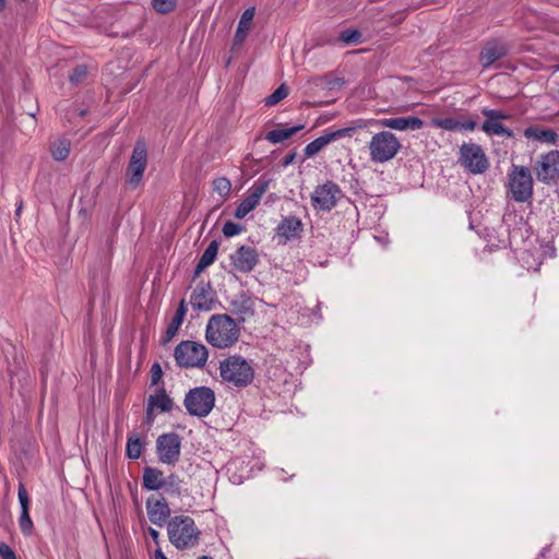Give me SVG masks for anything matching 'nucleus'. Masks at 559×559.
Here are the masks:
<instances>
[{
  "label": "nucleus",
  "mask_w": 559,
  "mask_h": 559,
  "mask_svg": "<svg viewBox=\"0 0 559 559\" xmlns=\"http://www.w3.org/2000/svg\"><path fill=\"white\" fill-rule=\"evenodd\" d=\"M165 485V476L164 473L156 468L146 466L143 469L142 476V487L147 490H159Z\"/></svg>",
  "instance_id": "23"
},
{
  "label": "nucleus",
  "mask_w": 559,
  "mask_h": 559,
  "mask_svg": "<svg viewBox=\"0 0 559 559\" xmlns=\"http://www.w3.org/2000/svg\"><path fill=\"white\" fill-rule=\"evenodd\" d=\"M5 8V0H0V11L4 10Z\"/></svg>",
  "instance_id": "49"
},
{
  "label": "nucleus",
  "mask_w": 559,
  "mask_h": 559,
  "mask_svg": "<svg viewBox=\"0 0 559 559\" xmlns=\"http://www.w3.org/2000/svg\"><path fill=\"white\" fill-rule=\"evenodd\" d=\"M218 242L216 240H213L210 242L207 248L202 253L195 270H194V276L200 275L201 272H203L204 269L210 266L216 259L217 252H218Z\"/></svg>",
  "instance_id": "29"
},
{
  "label": "nucleus",
  "mask_w": 559,
  "mask_h": 559,
  "mask_svg": "<svg viewBox=\"0 0 559 559\" xmlns=\"http://www.w3.org/2000/svg\"><path fill=\"white\" fill-rule=\"evenodd\" d=\"M70 153V141L68 139H59L51 145V155L58 160H66Z\"/></svg>",
  "instance_id": "30"
},
{
  "label": "nucleus",
  "mask_w": 559,
  "mask_h": 559,
  "mask_svg": "<svg viewBox=\"0 0 559 559\" xmlns=\"http://www.w3.org/2000/svg\"><path fill=\"white\" fill-rule=\"evenodd\" d=\"M508 53L506 45L496 40L489 41L479 52V63L483 68H489L496 61L502 59Z\"/></svg>",
  "instance_id": "22"
},
{
  "label": "nucleus",
  "mask_w": 559,
  "mask_h": 559,
  "mask_svg": "<svg viewBox=\"0 0 559 559\" xmlns=\"http://www.w3.org/2000/svg\"><path fill=\"white\" fill-rule=\"evenodd\" d=\"M183 404L191 416L205 417L215 405V393L207 386L193 388L186 394Z\"/></svg>",
  "instance_id": "7"
},
{
  "label": "nucleus",
  "mask_w": 559,
  "mask_h": 559,
  "mask_svg": "<svg viewBox=\"0 0 559 559\" xmlns=\"http://www.w3.org/2000/svg\"><path fill=\"white\" fill-rule=\"evenodd\" d=\"M146 511L150 521L158 526H163L167 522L171 513L170 508L163 496H160L159 498H147Z\"/></svg>",
  "instance_id": "18"
},
{
  "label": "nucleus",
  "mask_w": 559,
  "mask_h": 559,
  "mask_svg": "<svg viewBox=\"0 0 559 559\" xmlns=\"http://www.w3.org/2000/svg\"><path fill=\"white\" fill-rule=\"evenodd\" d=\"M304 128H305L304 124H297L294 127L274 129L266 133L265 140L272 144H277V143L284 142L285 140L289 139L298 131H301Z\"/></svg>",
  "instance_id": "28"
},
{
  "label": "nucleus",
  "mask_w": 559,
  "mask_h": 559,
  "mask_svg": "<svg viewBox=\"0 0 559 559\" xmlns=\"http://www.w3.org/2000/svg\"><path fill=\"white\" fill-rule=\"evenodd\" d=\"M343 197V192L337 183L328 180L314 188L310 195L311 205L317 211L330 212L334 209Z\"/></svg>",
  "instance_id": "8"
},
{
  "label": "nucleus",
  "mask_w": 559,
  "mask_h": 559,
  "mask_svg": "<svg viewBox=\"0 0 559 559\" xmlns=\"http://www.w3.org/2000/svg\"><path fill=\"white\" fill-rule=\"evenodd\" d=\"M79 115L82 116V117L85 116L86 115V110H81Z\"/></svg>",
  "instance_id": "51"
},
{
  "label": "nucleus",
  "mask_w": 559,
  "mask_h": 559,
  "mask_svg": "<svg viewBox=\"0 0 559 559\" xmlns=\"http://www.w3.org/2000/svg\"><path fill=\"white\" fill-rule=\"evenodd\" d=\"M287 95L288 88L284 84H282L271 95L265 97L264 104L265 106H274L278 104L282 99H284Z\"/></svg>",
  "instance_id": "34"
},
{
  "label": "nucleus",
  "mask_w": 559,
  "mask_h": 559,
  "mask_svg": "<svg viewBox=\"0 0 559 559\" xmlns=\"http://www.w3.org/2000/svg\"><path fill=\"white\" fill-rule=\"evenodd\" d=\"M240 335L235 320L228 314H213L205 328V340L215 348L224 349L237 343Z\"/></svg>",
  "instance_id": "1"
},
{
  "label": "nucleus",
  "mask_w": 559,
  "mask_h": 559,
  "mask_svg": "<svg viewBox=\"0 0 559 559\" xmlns=\"http://www.w3.org/2000/svg\"><path fill=\"white\" fill-rule=\"evenodd\" d=\"M537 179L544 183H550L559 178V151L552 150L540 155L534 165Z\"/></svg>",
  "instance_id": "13"
},
{
  "label": "nucleus",
  "mask_w": 559,
  "mask_h": 559,
  "mask_svg": "<svg viewBox=\"0 0 559 559\" xmlns=\"http://www.w3.org/2000/svg\"><path fill=\"white\" fill-rule=\"evenodd\" d=\"M154 421V411H148V404H146V416H145V423L152 424Z\"/></svg>",
  "instance_id": "45"
},
{
  "label": "nucleus",
  "mask_w": 559,
  "mask_h": 559,
  "mask_svg": "<svg viewBox=\"0 0 559 559\" xmlns=\"http://www.w3.org/2000/svg\"><path fill=\"white\" fill-rule=\"evenodd\" d=\"M401 147L402 144L394 133L390 131L377 132L368 143L370 160L374 164L390 162L397 155Z\"/></svg>",
  "instance_id": "4"
},
{
  "label": "nucleus",
  "mask_w": 559,
  "mask_h": 559,
  "mask_svg": "<svg viewBox=\"0 0 559 559\" xmlns=\"http://www.w3.org/2000/svg\"><path fill=\"white\" fill-rule=\"evenodd\" d=\"M356 128H342L335 131L325 130L322 135L308 143L304 150L306 157H312L318 154L323 147L333 141L344 136H352Z\"/></svg>",
  "instance_id": "16"
},
{
  "label": "nucleus",
  "mask_w": 559,
  "mask_h": 559,
  "mask_svg": "<svg viewBox=\"0 0 559 559\" xmlns=\"http://www.w3.org/2000/svg\"><path fill=\"white\" fill-rule=\"evenodd\" d=\"M242 230V227L231 221H228L223 226V234L226 237H234Z\"/></svg>",
  "instance_id": "40"
},
{
  "label": "nucleus",
  "mask_w": 559,
  "mask_h": 559,
  "mask_svg": "<svg viewBox=\"0 0 559 559\" xmlns=\"http://www.w3.org/2000/svg\"><path fill=\"white\" fill-rule=\"evenodd\" d=\"M377 124L392 130L406 131L421 129L424 127V121L418 117L408 116L379 119Z\"/></svg>",
  "instance_id": "21"
},
{
  "label": "nucleus",
  "mask_w": 559,
  "mask_h": 559,
  "mask_svg": "<svg viewBox=\"0 0 559 559\" xmlns=\"http://www.w3.org/2000/svg\"><path fill=\"white\" fill-rule=\"evenodd\" d=\"M481 114L486 118L481 124L483 132L487 135L513 138V131L501 122L502 120L511 119V115L490 108H483Z\"/></svg>",
  "instance_id": "12"
},
{
  "label": "nucleus",
  "mask_w": 559,
  "mask_h": 559,
  "mask_svg": "<svg viewBox=\"0 0 559 559\" xmlns=\"http://www.w3.org/2000/svg\"><path fill=\"white\" fill-rule=\"evenodd\" d=\"M177 5V0H152V7L157 13L166 14Z\"/></svg>",
  "instance_id": "36"
},
{
  "label": "nucleus",
  "mask_w": 559,
  "mask_h": 559,
  "mask_svg": "<svg viewBox=\"0 0 559 559\" xmlns=\"http://www.w3.org/2000/svg\"><path fill=\"white\" fill-rule=\"evenodd\" d=\"M275 231L276 236L286 242L301 236L304 231V224L297 216H285L276 226Z\"/></svg>",
  "instance_id": "19"
},
{
  "label": "nucleus",
  "mask_w": 559,
  "mask_h": 559,
  "mask_svg": "<svg viewBox=\"0 0 559 559\" xmlns=\"http://www.w3.org/2000/svg\"><path fill=\"white\" fill-rule=\"evenodd\" d=\"M0 558L1 559H16L13 549L5 543L0 544Z\"/></svg>",
  "instance_id": "42"
},
{
  "label": "nucleus",
  "mask_w": 559,
  "mask_h": 559,
  "mask_svg": "<svg viewBox=\"0 0 559 559\" xmlns=\"http://www.w3.org/2000/svg\"><path fill=\"white\" fill-rule=\"evenodd\" d=\"M254 16V8H249L245 10L237 25L236 34H235V45H240L248 36V33L251 28V23Z\"/></svg>",
  "instance_id": "27"
},
{
  "label": "nucleus",
  "mask_w": 559,
  "mask_h": 559,
  "mask_svg": "<svg viewBox=\"0 0 559 559\" xmlns=\"http://www.w3.org/2000/svg\"><path fill=\"white\" fill-rule=\"evenodd\" d=\"M213 190L223 199H226L231 191V182L226 177H219L213 181Z\"/></svg>",
  "instance_id": "33"
},
{
  "label": "nucleus",
  "mask_w": 559,
  "mask_h": 559,
  "mask_svg": "<svg viewBox=\"0 0 559 559\" xmlns=\"http://www.w3.org/2000/svg\"><path fill=\"white\" fill-rule=\"evenodd\" d=\"M147 164V150L144 142L138 141L133 147L127 169L128 180L132 186H138Z\"/></svg>",
  "instance_id": "14"
},
{
  "label": "nucleus",
  "mask_w": 559,
  "mask_h": 559,
  "mask_svg": "<svg viewBox=\"0 0 559 559\" xmlns=\"http://www.w3.org/2000/svg\"><path fill=\"white\" fill-rule=\"evenodd\" d=\"M156 453L159 462L176 465L181 453V438L176 432L160 435L156 440Z\"/></svg>",
  "instance_id": "10"
},
{
  "label": "nucleus",
  "mask_w": 559,
  "mask_h": 559,
  "mask_svg": "<svg viewBox=\"0 0 559 559\" xmlns=\"http://www.w3.org/2000/svg\"><path fill=\"white\" fill-rule=\"evenodd\" d=\"M524 136L547 144H555L558 140V134L552 129H542L537 126L527 127Z\"/></svg>",
  "instance_id": "25"
},
{
  "label": "nucleus",
  "mask_w": 559,
  "mask_h": 559,
  "mask_svg": "<svg viewBox=\"0 0 559 559\" xmlns=\"http://www.w3.org/2000/svg\"><path fill=\"white\" fill-rule=\"evenodd\" d=\"M148 411L158 409L159 412H170L174 406L173 400L166 393L164 388L156 390L155 394H152L147 399Z\"/></svg>",
  "instance_id": "24"
},
{
  "label": "nucleus",
  "mask_w": 559,
  "mask_h": 559,
  "mask_svg": "<svg viewBox=\"0 0 559 559\" xmlns=\"http://www.w3.org/2000/svg\"><path fill=\"white\" fill-rule=\"evenodd\" d=\"M216 302V294L210 283H200L193 289L190 304L194 310L210 311Z\"/></svg>",
  "instance_id": "17"
},
{
  "label": "nucleus",
  "mask_w": 559,
  "mask_h": 559,
  "mask_svg": "<svg viewBox=\"0 0 559 559\" xmlns=\"http://www.w3.org/2000/svg\"><path fill=\"white\" fill-rule=\"evenodd\" d=\"M163 370L158 362H154L151 367V385H156L162 380Z\"/></svg>",
  "instance_id": "41"
},
{
  "label": "nucleus",
  "mask_w": 559,
  "mask_h": 559,
  "mask_svg": "<svg viewBox=\"0 0 559 559\" xmlns=\"http://www.w3.org/2000/svg\"><path fill=\"white\" fill-rule=\"evenodd\" d=\"M222 381L237 389L249 386L254 379L252 364L240 355H230L219 361Z\"/></svg>",
  "instance_id": "2"
},
{
  "label": "nucleus",
  "mask_w": 559,
  "mask_h": 559,
  "mask_svg": "<svg viewBox=\"0 0 559 559\" xmlns=\"http://www.w3.org/2000/svg\"><path fill=\"white\" fill-rule=\"evenodd\" d=\"M87 76V67L84 64L76 66L71 74L69 75V80L72 84H80L82 83Z\"/></svg>",
  "instance_id": "38"
},
{
  "label": "nucleus",
  "mask_w": 559,
  "mask_h": 559,
  "mask_svg": "<svg viewBox=\"0 0 559 559\" xmlns=\"http://www.w3.org/2000/svg\"><path fill=\"white\" fill-rule=\"evenodd\" d=\"M186 314H187V305H186L185 299H182L179 302L176 313H175L171 322L167 326L166 332L163 336L164 343H168L174 338V336L177 334L179 328L181 326Z\"/></svg>",
  "instance_id": "26"
},
{
  "label": "nucleus",
  "mask_w": 559,
  "mask_h": 559,
  "mask_svg": "<svg viewBox=\"0 0 559 559\" xmlns=\"http://www.w3.org/2000/svg\"><path fill=\"white\" fill-rule=\"evenodd\" d=\"M239 463L238 460H235L233 462L229 463V466H228V471H230L233 467H237V464Z\"/></svg>",
  "instance_id": "48"
},
{
  "label": "nucleus",
  "mask_w": 559,
  "mask_h": 559,
  "mask_svg": "<svg viewBox=\"0 0 559 559\" xmlns=\"http://www.w3.org/2000/svg\"><path fill=\"white\" fill-rule=\"evenodd\" d=\"M126 454L131 460H138L142 454L141 440L134 433L128 436Z\"/></svg>",
  "instance_id": "32"
},
{
  "label": "nucleus",
  "mask_w": 559,
  "mask_h": 559,
  "mask_svg": "<svg viewBox=\"0 0 559 559\" xmlns=\"http://www.w3.org/2000/svg\"><path fill=\"white\" fill-rule=\"evenodd\" d=\"M197 559H213V558L210 556H201V557H198Z\"/></svg>",
  "instance_id": "50"
},
{
  "label": "nucleus",
  "mask_w": 559,
  "mask_h": 559,
  "mask_svg": "<svg viewBox=\"0 0 559 559\" xmlns=\"http://www.w3.org/2000/svg\"><path fill=\"white\" fill-rule=\"evenodd\" d=\"M182 479L177 474H170L165 477L164 489L167 493L180 497L182 492Z\"/></svg>",
  "instance_id": "31"
},
{
  "label": "nucleus",
  "mask_w": 559,
  "mask_h": 559,
  "mask_svg": "<svg viewBox=\"0 0 559 559\" xmlns=\"http://www.w3.org/2000/svg\"><path fill=\"white\" fill-rule=\"evenodd\" d=\"M258 262L259 254L251 246H240L230 254L233 267L240 273H250Z\"/></svg>",
  "instance_id": "15"
},
{
  "label": "nucleus",
  "mask_w": 559,
  "mask_h": 559,
  "mask_svg": "<svg viewBox=\"0 0 559 559\" xmlns=\"http://www.w3.org/2000/svg\"><path fill=\"white\" fill-rule=\"evenodd\" d=\"M460 164L472 174H484L488 167V158L480 145L464 143L459 152Z\"/></svg>",
  "instance_id": "9"
},
{
  "label": "nucleus",
  "mask_w": 559,
  "mask_h": 559,
  "mask_svg": "<svg viewBox=\"0 0 559 559\" xmlns=\"http://www.w3.org/2000/svg\"><path fill=\"white\" fill-rule=\"evenodd\" d=\"M167 534L173 546L186 550L199 544L201 532L192 518L176 515L167 522Z\"/></svg>",
  "instance_id": "3"
},
{
  "label": "nucleus",
  "mask_w": 559,
  "mask_h": 559,
  "mask_svg": "<svg viewBox=\"0 0 559 559\" xmlns=\"http://www.w3.org/2000/svg\"><path fill=\"white\" fill-rule=\"evenodd\" d=\"M533 177L525 166L513 165L508 175V190L515 202H528L533 198Z\"/></svg>",
  "instance_id": "6"
},
{
  "label": "nucleus",
  "mask_w": 559,
  "mask_h": 559,
  "mask_svg": "<svg viewBox=\"0 0 559 559\" xmlns=\"http://www.w3.org/2000/svg\"><path fill=\"white\" fill-rule=\"evenodd\" d=\"M174 357L180 368H203L209 359V349L199 342L181 341L175 347Z\"/></svg>",
  "instance_id": "5"
},
{
  "label": "nucleus",
  "mask_w": 559,
  "mask_h": 559,
  "mask_svg": "<svg viewBox=\"0 0 559 559\" xmlns=\"http://www.w3.org/2000/svg\"><path fill=\"white\" fill-rule=\"evenodd\" d=\"M17 498L21 506V514L19 518V526L21 528V532L25 536H29L33 533L34 524L29 516V504L31 499L28 497V492L26 490V487L23 483L19 484L17 488Z\"/></svg>",
  "instance_id": "20"
},
{
  "label": "nucleus",
  "mask_w": 559,
  "mask_h": 559,
  "mask_svg": "<svg viewBox=\"0 0 559 559\" xmlns=\"http://www.w3.org/2000/svg\"><path fill=\"white\" fill-rule=\"evenodd\" d=\"M296 156H297V153H296V152H290V153H288V154L284 157V159H283V162H282L283 166H285V167H286V166H288V165L293 164V163H294V160H295V158H296Z\"/></svg>",
  "instance_id": "44"
},
{
  "label": "nucleus",
  "mask_w": 559,
  "mask_h": 559,
  "mask_svg": "<svg viewBox=\"0 0 559 559\" xmlns=\"http://www.w3.org/2000/svg\"><path fill=\"white\" fill-rule=\"evenodd\" d=\"M234 312L239 316L252 314L253 310L250 305V300L245 296H241L240 301L233 302Z\"/></svg>",
  "instance_id": "37"
},
{
  "label": "nucleus",
  "mask_w": 559,
  "mask_h": 559,
  "mask_svg": "<svg viewBox=\"0 0 559 559\" xmlns=\"http://www.w3.org/2000/svg\"><path fill=\"white\" fill-rule=\"evenodd\" d=\"M432 123L435 127L441 128L448 131H459L460 121L455 118L447 117V118H438L433 119Z\"/></svg>",
  "instance_id": "35"
},
{
  "label": "nucleus",
  "mask_w": 559,
  "mask_h": 559,
  "mask_svg": "<svg viewBox=\"0 0 559 559\" xmlns=\"http://www.w3.org/2000/svg\"><path fill=\"white\" fill-rule=\"evenodd\" d=\"M361 34L357 29H345L340 34V39L345 44L358 43Z\"/></svg>",
  "instance_id": "39"
},
{
  "label": "nucleus",
  "mask_w": 559,
  "mask_h": 559,
  "mask_svg": "<svg viewBox=\"0 0 559 559\" xmlns=\"http://www.w3.org/2000/svg\"><path fill=\"white\" fill-rule=\"evenodd\" d=\"M148 534H150V536L153 538V540H154L155 543H157V542H158V537H159V533H158V531H156V530H155V528H153V527H148Z\"/></svg>",
  "instance_id": "46"
},
{
  "label": "nucleus",
  "mask_w": 559,
  "mask_h": 559,
  "mask_svg": "<svg viewBox=\"0 0 559 559\" xmlns=\"http://www.w3.org/2000/svg\"><path fill=\"white\" fill-rule=\"evenodd\" d=\"M475 128H476V121H474V120H465L463 122L460 121L459 130L473 131Z\"/></svg>",
  "instance_id": "43"
},
{
  "label": "nucleus",
  "mask_w": 559,
  "mask_h": 559,
  "mask_svg": "<svg viewBox=\"0 0 559 559\" xmlns=\"http://www.w3.org/2000/svg\"><path fill=\"white\" fill-rule=\"evenodd\" d=\"M155 559H167V557L164 555V552L158 548L155 550Z\"/></svg>",
  "instance_id": "47"
},
{
  "label": "nucleus",
  "mask_w": 559,
  "mask_h": 559,
  "mask_svg": "<svg viewBox=\"0 0 559 559\" xmlns=\"http://www.w3.org/2000/svg\"><path fill=\"white\" fill-rule=\"evenodd\" d=\"M270 186V179L264 176L259 177L253 185L249 188L247 197L238 204L235 210V217L242 219L251 211H253L260 203L262 195L266 192Z\"/></svg>",
  "instance_id": "11"
}]
</instances>
